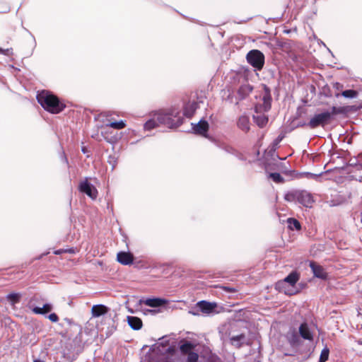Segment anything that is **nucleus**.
<instances>
[{"mask_svg": "<svg viewBox=\"0 0 362 362\" xmlns=\"http://www.w3.org/2000/svg\"><path fill=\"white\" fill-rule=\"evenodd\" d=\"M39 104L52 114H59L66 107V105L59 98L49 90H43L37 95Z\"/></svg>", "mask_w": 362, "mask_h": 362, "instance_id": "f257e3e1", "label": "nucleus"}, {"mask_svg": "<svg viewBox=\"0 0 362 362\" xmlns=\"http://www.w3.org/2000/svg\"><path fill=\"white\" fill-rule=\"evenodd\" d=\"M348 112V107H335L331 108V111H325L319 114L315 115L308 123H302L298 127H304L307 125L310 129H315L320 126L324 127L328 124L332 118L333 115L339 114H345Z\"/></svg>", "mask_w": 362, "mask_h": 362, "instance_id": "f03ea898", "label": "nucleus"}, {"mask_svg": "<svg viewBox=\"0 0 362 362\" xmlns=\"http://www.w3.org/2000/svg\"><path fill=\"white\" fill-rule=\"evenodd\" d=\"M157 119L161 124L169 128L178 127L183 123V117L180 115V111L175 107L158 112Z\"/></svg>", "mask_w": 362, "mask_h": 362, "instance_id": "7ed1b4c3", "label": "nucleus"}, {"mask_svg": "<svg viewBox=\"0 0 362 362\" xmlns=\"http://www.w3.org/2000/svg\"><path fill=\"white\" fill-rule=\"evenodd\" d=\"M196 345L191 341L182 340L180 343V351L182 355H187V362H198L199 355L193 351Z\"/></svg>", "mask_w": 362, "mask_h": 362, "instance_id": "20e7f679", "label": "nucleus"}, {"mask_svg": "<svg viewBox=\"0 0 362 362\" xmlns=\"http://www.w3.org/2000/svg\"><path fill=\"white\" fill-rule=\"evenodd\" d=\"M300 275L296 272H293L290 273L284 280L279 281L276 284V287L280 291L284 292L285 294L291 296L296 292L291 291L290 290H287L286 288V284H288L290 286L293 287L297 281L299 280Z\"/></svg>", "mask_w": 362, "mask_h": 362, "instance_id": "39448f33", "label": "nucleus"}, {"mask_svg": "<svg viewBox=\"0 0 362 362\" xmlns=\"http://www.w3.org/2000/svg\"><path fill=\"white\" fill-rule=\"evenodd\" d=\"M247 62L257 70H261L264 64V56L262 52L252 49L247 54Z\"/></svg>", "mask_w": 362, "mask_h": 362, "instance_id": "423d86ee", "label": "nucleus"}, {"mask_svg": "<svg viewBox=\"0 0 362 362\" xmlns=\"http://www.w3.org/2000/svg\"><path fill=\"white\" fill-rule=\"evenodd\" d=\"M293 195L300 204L305 207L311 208L315 202L313 195L305 190L296 192Z\"/></svg>", "mask_w": 362, "mask_h": 362, "instance_id": "0eeeda50", "label": "nucleus"}, {"mask_svg": "<svg viewBox=\"0 0 362 362\" xmlns=\"http://www.w3.org/2000/svg\"><path fill=\"white\" fill-rule=\"evenodd\" d=\"M78 189L81 192L86 194L90 199L95 200L98 197V189L88 181L86 178L85 180L80 182Z\"/></svg>", "mask_w": 362, "mask_h": 362, "instance_id": "6e6552de", "label": "nucleus"}, {"mask_svg": "<svg viewBox=\"0 0 362 362\" xmlns=\"http://www.w3.org/2000/svg\"><path fill=\"white\" fill-rule=\"evenodd\" d=\"M262 100L263 102V110L268 111L272 107V95L270 88L265 84H262Z\"/></svg>", "mask_w": 362, "mask_h": 362, "instance_id": "1a4fd4ad", "label": "nucleus"}, {"mask_svg": "<svg viewBox=\"0 0 362 362\" xmlns=\"http://www.w3.org/2000/svg\"><path fill=\"white\" fill-rule=\"evenodd\" d=\"M192 129L194 134L206 137L209 125L206 120L202 119L197 124H193Z\"/></svg>", "mask_w": 362, "mask_h": 362, "instance_id": "9d476101", "label": "nucleus"}, {"mask_svg": "<svg viewBox=\"0 0 362 362\" xmlns=\"http://www.w3.org/2000/svg\"><path fill=\"white\" fill-rule=\"evenodd\" d=\"M310 267L311 268L315 276L323 280L327 279V273L322 266L316 264L315 262H310Z\"/></svg>", "mask_w": 362, "mask_h": 362, "instance_id": "9b49d317", "label": "nucleus"}, {"mask_svg": "<svg viewBox=\"0 0 362 362\" xmlns=\"http://www.w3.org/2000/svg\"><path fill=\"white\" fill-rule=\"evenodd\" d=\"M197 305L203 313L209 314L217 307V303L201 300L197 303Z\"/></svg>", "mask_w": 362, "mask_h": 362, "instance_id": "f8f14e48", "label": "nucleus"}, {"mask_svg": "<svg viewBox=\"0 0 362 362\" xmlns=\"http://www.w3.org/2000/svg\"><path fill=\"white\" fill-rule=\"evenodd\" d=\"M117 260L123 265H129L134 262V255L131 252H119L117 255Z\"/></svg>", "mask_w": 362, "mask_h": 362, "instance_id": "ddd939ff", "label": "nucleus"}, {"mask_svg": "<svg viewBox=\"0 0 362 362\" xmlns=\"http://www.w3.org/2000/svg\"><path fill=\"white\" fill-rule=\"evenodd\" d=\"M109 308L107 306L99 304L95 305L91 308V315L93 317H99L102 315L107 314L109 312Z\"/></svg>", "mask_w": 362, "mask_h": 362, "instance_id": "4468645a", "label": "nucleus"}, {"mask_svg": "<svg viewBox=\"0 0 362 362\" xmlns=\"http://www.w3.org/2000/svg\"><path fill=\"white\" fill-rule=\"evenodd\" d=\"M198 103L195 101H189L184 106V115L188 118L192 117L195 111L198 108Z\"/></svg>", "mask_w": 362, "mask_h": 362, "instance_id": "2eb2a0df", "label": "nucleus"}, {"mask_svg": "<svg viewBox=\"0 0 362 362\" xmlns=\"http://www.w3.org/2000/svg\"><path fill=\"white\" fill-rule=\"evenodd\" d=\"M286 338L289 344L293 347L298 346L301 344L300 338L295 330L288 332Z\"/></svg>", "mask_w": 362, "mask_h": 362, "instance_id": "dca6fc26", "label": "nucleus"}, {"mask_svg": "<svg viewBox=\"0 0 362 362\" xmlns=\"http://www.w3.org/2000/svg\"><path fill=\"white\" fill-rule=\"evenodd\" d=\"M299 334L304 339L310 341L313 340V336L306 322L302 323L299 327Z\"/></svg>", "mask_w": 362, "mask_h": 362, "instance_id": "f3484780", "label": "nucleus"}, {"mask_svg": "<svg viewBox=\"0 0 362 362\" xmlns=\"http://www.w3.org/2000/svg\"><path fill=\"white\" fill-rule=\"evenodd\" d=\"M168 303V300L163 298H148L144 300V304L149 307L157 308L162 305H164Z\"/></svg>", "mask_w": 362, "mask_h": 362, "instance_id": "a211bd4d", "label": "nucleus"}, {"mask_svg": "<svg viewBox=\"0 0 362 362\" xmlns=\"http://www.w3.org/2000/svg\"><path fill=\"white\" fill-rule=\"evenodd\" d=\"M127 322L129 325L134 330L140 329L143 325L142 320L138 317L128 316Z\"/></svg>", "mask_w": 362, "mask_h": 362, "instance_id": "6ab92c4d", "label": "nucleus"}, {"mask_svg": "<svg viewBox=\"0 0 362 362\" xmlns=\"http://www.w3.org/2000/svg\"><path fill=\"white\" fill-rule=\"evenodd\" d=\"M253 88L249 83L243 84L238 89V93L243 99L252 91Z\"/></svg>", "mask_w": 362, "mask_h": 362, "instance_id": "aec40b11", "label": "nucleus"}, {"mask_svg": "<svg viewBox=\"0 0 362 362\" xmlns=\"http://www.w3.org/2000/svg\"><path fill=\"white\" fill-rule=\"evenodd\" d=\"M238 126L245 132H247L250 129V119L247 116H241L238 121Z\"/></svg>", "mask_w": 362, "mask_h": 362, "instance_id": "412c9836", "label": "nucleus"}, {"mask_svg": "<svg viewBox=\"0 0 362 362\" xmlns=\"http://www.w3.org/2000/svg\"><path fill=\"white\" fill-rule=\"evenodd\" d=\"M161 124L158 122V120L157 119V113L154 115L153 117L148 119L145 124H144V129L146 130H151L156 127H158Z\"/></svg>", "mask_w": 362, "mask_h": 362, "instance_id": "4be33fe9", "label": "nucleus"}, {"mask_svg": "<svg viewBox=\"0 0 362 362\" xmlns=\"http://www.w3.org/2000/svg\"><path fill=\"white\" fill-rule=\"evenodd\" d=\"M52 310V305L51 304L46 303L43 307H35L33 308V312L37 315H45L49 313Z\"/></svg>", "mask_w": 362, "mask_h": 362, "instance_id": "5701e85b", "label": "nucleus"}, {"mask_svg": "<svg viewBox=\"0 0 362 362\" xmlns=\"http://www.w3.org/2000/svg\"><path fill=\"white\" fill-rule=\"evenodd\" d=\"M288 228L290 230H300L301 229V225L300 222L294 218H288L287 219Z\"/></svg>", "mask_w": 362, "mask_h": 362, "instance_id": "b1692460", "label": "nucleus"}, {"mask_svg": "<svg viewBox=\"0 0 362 362\" xmlns=\"http://www.w3.org/2000/svg\"><path fill=\"white\" fill-rule=\"evenodd\" d=\"M340 95H342L344 98H354L358 95V92L355 90H346L342 91L341 93H336L334 94L336 98H339Z\"/></svg>", "mask_w": 362, "mask_h": 362, "instance_id": "393cba45", "label": "nucleus"}, {"mask_svg": "<svg viewBox=\"0 0 362 362\" xmlns=\"http://www.w3.org/2000/svg\"><path fill=\"white\" fill-rule=\"evenodd\" d=\"M245 338V334H240L237 336H233L230 337V341L232 345L236 346L237 348H240L242 346L241 340Z\"/></svg>", "mask_w": 362, "mask_h": 362, "instance_id": "a878e982", "label": "nucleus"}, {"mask_svg": "<svg viewBox=\"0 0 362 362\" xmlns=\"http://www.w3.org/2000/svg\"><path fill=\"white\" fill-rule=\"evenodd\" d=\"M21 294L11 293L6 296V299L11 303V305H15L20 302L21 300Z\"/></svg>", "mask_w": 362, "mask_h": 362, "instance_id": "bb28decb", "label": "nucleus"}, {"mask_svg": "<svg viewBox=\"0 0 362 362\" xmlns=\"http://www.w3.org/2000/svg\"><path fill=\"white\" fill-rule=\"evenodd\" d=\"M106 126L115 129H122L126 127V122L124 120L110 122L109 124H107Z\"/></svg>", "mask_w": 362, "mask_h": 362, "instance_id": "cd10ccee", "label": "nucleus"}, {"mask_svg": "<svg viewBox=\"0 0 362 362\" xmlns=\"http://www.w3.org/2000/svg\"><path fill=\"white\" fill-rule=\"evenodd\" d=\"M270 178L273 180L276 183H284V177L278 173H271L269 175Z\"/></svg>", "mask_w": 362, "mask_h": 362, "instance_id": "c85d7f7f", "label": "nucleus"}, {"mask_svg": "<svg viewBox=\"0 0 362 362\" xmlns=\"http://www.w3.org/2000/svg\"><path fill=\"white\" fill-rule=\"evenodd\" d=\"M255 119L257 124L259 127H264L268 122V118L264 115L258 116L255 118Z\"/></svg>", "mask_w": 362, "mask_h": 362, "instance_id": "c756f323", "label": "nucleus"}, {"mask_svg": "<svg viewBox=\"0 0 362 362\" xmlns=\"http://www.w3.org/2000/svg\"><path fill=\"white\" fill-rule=\"evenodd\" d=\"M329 354V350L327 348H325L322 350L320 359L318 362H325L328 360Z\"/></svg>", "mask_w": 362, "mask_h": 362, "instance_id": "7c9ffc66", "label": "nucleus"}, {"mask_svg": "<svg viewBox=\"0 0 362 362\" xmlns=\"http://www.w3.org/2000/svg\"><path fill=\"white\" fill-rule=\"evenodd\" d=\"M220 288L222 290H223L226 292H228V293H235L237 291V289L233 287L223 286H220Z\"/></svg>", "mask_w": 362, "mask_h": 362, "instance_id": "2f4dec72", "label": "nucleus"}, {"mask_svg": "<svg viewBox=\"0 0 362 362\" xmlns=\"http://www.w3.org/2000/svg\"><path fill=\"white\" fill-rule=\"evenodd\" d=\"M48 319L52 322H57L59 321V317L56 313H51L48 316Z\"/></svg>", "mask_w": 362, "mask_h": 362, "instance_id": "473e14b6", "label": "nucleus"}, {"mask_svg": "<svg viewBox=\"0 0 362 362\" xmlns=\"http://www.w3.org/2000/svg\"><path fill=\"white\" fill-rule=\"evenodd\" d=\"M334 88L337 90H341L343 89V85L339 83H335L334 84Z\"/></svg>", "mask_w": 362, "mask_h": 362, "instance_id": "72a5a7b5", "label": "nucleus"}, {"mask_svg": "<svg viewBox=\"0 0 362 362\" xmlns=\"http://www.w3.org/2000/svg\"><path fill=\"white\" fill-rule=\"evenodd\" d=\"M111 112H103L102 113H100V116L101 117H110L111 116Z\"/></svg>", "mask_w": 362, "mask_h": 362, "instance_id": "f704fd0d", "label": "nucleus"}, {"mask_svg": "<svg viewBox=\"0 0 362 362\" xmlns=\"http://www.w3.org/2000/svg\"><path fill=\"white\" fill-rule=\"evenodd\" d=\"M9 51V49L4 50L1 48H0V53L6 54L7 52Z\"/></svg>", "mask_w": 362, "mask_h": 362, "instance_id": "c9c22d12", "label": "nucleus"}, {"mask_svg": "<svg viewBox=\"0 0 362 362\" xmlns=\"http://www.w3.org/2000/svg\"><path fill=\"white\" fill-rule=\"evenodd\" d=\"M62 252H63V251L62 250H59L55 251L54 254L59 255V254H62Z\"/></svg>", "mask_w": 362, "mask_h": 362, "instance_id": "e433bc0d", "label": "nucleus"}, {"mask_svg": "<svg viewBox=\"0 0 362 362\" xmlns=\"http://www.w3.org/2000/svg\"><path fill=\"white\" fill-rule=\"evenodd\" d=\"M34 362H45V361H42V360H40V359H35V360L34 361Z\"/></svg>", "mask_w": 362, "mask_h": 362, "instance_id": "4c0bfd02", "label": "nucleus"}, {"mask_svg": "<svg viewBox=\"0 0 362 362\" xmlns=\"http://www.w3.org/2000/svg\"><path fill=\"white\" fill-rule=\"evenodd\" d=\"M361 222H362V211H361Z\"/></svg>", "mask_w": 362, "mask_h": 362, "instance_id": "58836bf2", "label": "nucleus"}]
</instances>
